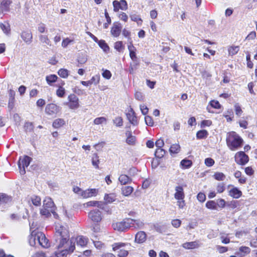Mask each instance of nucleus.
Wrapping results in <instances>:
<instances>
[{"mask_svg":"<svg viewBox=\"0 0 257 257\" xmlns=\"http://www.w3.org/2000/svg\"><path fill=\"white\" fill-rule=\"evenodd\" d=\"M55 240L58 243V247H65L71 253L75 248V242L78 246H85L88 242V238L83 236H78L76 238L69 239V231L66 227L60 224L56 225Z\"/></svg>","mask_w":257,"mask_h":257,"instance_id":"f257e3e1","label":"nucleus"},{"mask_svg":"<svg viewBox=\"0 0 257 257\" xmlns=\"http://www.w3.org/2000/svg\"><path fill=\"white\" fill-rule=\"evenodd\" d=\"M242 139L234 132L228 134L226 138V143L228 148L234 151L242 146Z\"/></svg>","mask_w":257,"mask_h":257,"instance_id":"f03ea898","label":"nucleus"},{"mask_svg":"<svg viewBox=\"0 0 257 257\" xmlns=\"http://www.w3.org/2000/svg\"><path fill=\"white\" fill-rule=\"evenodd\" d=\"M175 191L174 198L177 200V205L179 208L182 209L186 205L183 188L181 186H177L175 187Z\"/></svg>","mask_w":257,"mask_h":257,"instance_id":"7ed1b4c3","label":"nucleus"},{"mask_svg":"<svg viewBox=\"0 0 257 257\" xmlns=\"http://www.w3.org/2000/svg\"><path fill=\"white\" fill-rule=\"evenodd\" d=\"M129 218H126L122 221L113 223L112 224L113 228L118 231H126L129 229L131 228L130 221L128 220Z\"/></svg>","mask_w":257,"mask_h":257,"instance_id":"20e7f679","label":"nucleus"},{"mask_svg":"<svg viewBox=\"0 0 257 257\" xmlns=\"http://www.w3.org/2000/svg\"><path fill=\"white\" fill-rule=\"evenodd\" d=\"M60 107L54 103L48 104L45 107L46 113L52 117H55L60 111Z\"/></svg>","mask_w":257,"mask_h":257,"instance_id":"39448f33","label":"nucleus"},{"mask_svg":"<svg viewBox=\"0 0 257 257\" xmlns=\"http://www.w3.org/2000/svg\"><path fill=\"white\" fill-rule=\"evenodd\" d=\"M31 160L32 159L28 156H25L23 159H20L18 163V166L21 174L24 175L25 174V168L29 166Z\"/></svg>","mask_w":257,"mask_h":257,"instance_id":"423d86ee","label":"nucleus"},{"mask_svg":"<svg viewBox=\"0 0 257 257\" xmlns=\"http://www.w3.org/2000/svg\"><path fill=\"white\" fill-rule=\"evenodd\" d=\"M235 162L240 165H245L249 161V158L243 152H238L235 155Z\"/></svg>","mask_w":257,"mask_h":257,"instance_id":"0eeeda50","label":"nucleus"},{"mask_svg":"<svg viewBox=\"0 0 257 257\" xmlns=\"http://www.w3.org/2000/svg\"><path fill=\"white\" fill-rule=\"evenodd\" d=\"M68 98L69 102L67 104L70 109H75L79 107V99L74 94L69 95Z\"/></svg>","mask_w":257,"mask_h":257,"instance_id":"6e6552de","label":"nucleus"},{"mask_svg":"<svg viewBox=\"0 0 257 257\" xmlns=\"http://www.w3.org/2000/svg\"><path fill=\"white\" fill-rule=\"evenodd\" d=\"M37 240L39 244L43 247L47 248L50 246L48 239L46 237L45 235L41 232H37Z\"/></svg>","mask_w":257,"mask_h":257,"instance_id":"1a4fd4ad","label":"nucleus"},{"mask_svg":"<svg viewBox=\"0 0 257 257\" xmlns=\"http://www.w3.org/2000/svg\"><path fill=\"white\" fill-rule=\"evenodd\" d=\"M88 217L94 222H100L102 219L101 212L97 209L90 211Z\"/></svg>","mask_w":257,"mask_h":257,"instance_id":"9d476101","label":"nucleus"},{"mask_svg":"<svg viewBox=\"0 0 257 257\" xmlns=\"http://www.w3.org/2000/svg\"><path fill=\"white\" fill-rule=\"evenodd\" d=\"M113 11L118 12L119 9L126 10L127 9V4L125 0H121L120 2L114 1L113 2Z\"/></svg>","mask_w":257,"mask_h":257,"instance_id":"9b49d317","label":"nucleus"},{"mask_svg":"<svg viewBox=\"0 0 257 257\" xmlns=\"http://www.w3.org/2000/svg\"><path fill=\"white\" fill-rule=\"evenodd\" d=\"M128 49L130 52V56L133 62L136 65H139V62L138 59L136 56V48L133 46L132 42H130V44L128 46Z\"/></svg>","mask_w":257,"mask_h":257,"instance_id":"f8f14e48","label":"nucleus"},{"mask_svg":"<svg viewBox=\"0 0 257 257\" xmlns=\"http://www.w3.org/2000/svg\"><path fill=\"white\" fill-rule=\"evenodd\" d=\"M130 221L131 227L132 229H142L144 226L143 221L140 219H133L130 218L128 220Z\"/></svg>","mask_w":257,"mask_h":257,"instance_id":"ddd939ff","label":"nucleus"},{"mask_svg":"<svg viewBox=\"0 0 257 257\" xmlns=\"http://www.w3.org/2000/svg\"><path fill=\"white\" fill-rule=\"evenodd\" d=\"M98 192V189H88L81 192V196L84 198L96 196Z\"/></svg>","mask_w":257,"mask_h":257,"instance_id":"4468645a","label":"nucleus"},{"mask_svg":"<svg viewBox=\"0 0 257 257\" xmlns=\"http://www.w3.org/2000/svg\"><path fill=\"white\" fill-rule=\"evenodd\" d=\"M121 29L122 27L120 23H114L110 31L111 35L115 37H118L120 34Z\"/></svg>","mask_w":257,"mask_h":257,"instance_id":"2eb2a0df","label":"nucleus"},{"mask_svg":"<svg viewBox=\"0 0 257 257\" xmlns=\"http://www.w3.org/2000/svg\"><path fill=\"white\" fill-rule=\"evenodd\" d=\"M21 38L28 44H30L32 41V34L29 30L22 32Z\"/></svg>","mask_w":257,"mask_h":257,"instance_id":"dca6fc26","label":"nucleus"},{"mask_svg":"<svg viewBox=\"0 0 257 257\" xmlns=\"http://www.w3.org/2000/svg\"><path fill=\"white\" fill-rule=\"evenodd\" d=\"M126 117L127 119L130 122V123H131L133 125H137V118L133 109L131 108V110L128 113H126Z\"/></svg>","mask_w":257,"mask_h":257,"instance_id":"f3484780","label":"nucleus"},{"mask_svg":"<svg viewBox=\"0 0 257 257\" xmlns=\"http://www.w3.org/2000/svg\"><path fill=\"white\" fill-rule=\"evenodd\" d=\"M147 238V235L144 231H139L135 236V242L138 243H142L144 242Z\"/></svg>","mask_w":257,"mask_h":257,"instance_id":"a211bd4d","label":"nucleus"},{"mask_svg":"<svg viewBox=\"0 0 257 257\" xmlns=\"http://www.w3.org/2000/svg\"><path fill=\"white\" fill-rule=\"evenodd\" d=\"M125 136L126 137V143L128 145L134 146L136 144V138L135 136L132 135V133L131 131H126Z\"/></svg>","mask_w":257,"mask_h":257,"instance_id":"6ab92c4d","label":"nucleus"},{"mask_svg":"<svg viewBox=\"0 0 257 257\" xmlns=\"http://www.w3.org/2000/svg\"><path fill=\"white\" fill-rule=\"evenodd\" d=\"M228 195L235 199H238L242 196V192L236 187H233L228 192Z\"/></svg>","mask_w":257,"mask_h":257,"instance_id":"aec40b11","label":"nucleus"},{"mask_svg":"<svg viewBox=\"0 0 257 257\" xmlns=\"http://www.w3.org/2000/svg\"><path fill=\"white\" fill-rule=\"evenodd\" d=\"M54 210V209H50L49 208L43 207V208L41 209L40 213L42 216H44L45 217H48L51 215V213H52L54 214L55 217H56V216H57V214L55 213Z\"/></svg>","mask_w":257,"mask_h":257,"instance_id":"412c9836","label":"nucleus"},{"mask_svg":"<svg viewBox=\"0 0 257 257\" xmlns=\"http://www.w3.org/2000/svg\"><path fill=\"white\" fill-rule=\"evenodd\" d=\"M12 3L11 0H3L0 6V10L2 13L8 12L9 11V7Z\"/></svg>","mask_w":257,"mask_h":257,"instance_id":"4be33fe9","label":"nucleus"},{"mask_svg":"<svg viewBox=\"0 0 257 257\" xmlns=\"http://www.w3.org/2000/svg\"><path fill=\"white\" fill-rule=\"evenodd\" d=\"M58 247V245L57 246ZM58 249H60L59 252H56L54 255H52L50 257H66L68 254L70 253L68 250L65 247H61Z\"/></svg>","mask_w":257,"mask_h":257,"instance_id":"5701e85b","label":"nucleus"},{"mask_svg":"<svg viewBox=\"0 0 257 257\" xmlns=\"http://www.w3.org/2000/svg\"><path fill=\"white\" fill-rule=\"evenodd\" d=\"M49 209H54V203L52 199L50 197H46L43 201V206Z\"/></svg>","mask_w":257,"mask_h":257,"instance_id":"b1692460","label":"nucleus"},{"mask_svg":"<svg viewBox=\"0 0 257 257\" xmlns=\"http://www.w3.org/2000/svg\"><path fill=\"white\" fill-rule=\"evenodd\" d=\"M128 243L123 242H116L112 244V249L114 251H118L121 250H125L123 248L128 245Z\"/></svg>","mask_w":257,"mask_h":257,"instance_id":"393cba45","label":"nucleus"},{"mask_svg":"<svg viewBox=\"0 0 257 257\" xmlns=\"http://www.w3.org/2000/svg\"><path fill=\"white\" fill-rule=\"evenodd\" d=\"M134 191V188L130 186H123L121 188V192L125 196H130Z\"/></svg>","mask_w":257,"mask_h":257,"instance_id":"a878e982","label":"nucleus"},{"mask_svg":"<svg viewBox=\"0 0 257 257\" xmlns=\"http://www.w3.org/2000/svg\"><path fill=\"white\" fill-rule=\"evenodd\" d=\"M37 232L35 230L32 231L31 235L29 236V242L31 246H34L36 244V240L37 239Z\"/></svg>","mask_w":257,"mask_h":257,"instance_id":"bb28decb","label":"nucleus"},{"mask_svg":"<svg viewBox=\"0 0 257 257\" xmlns=\"http://www.w3.org/2000/svg\"><path fill=\"white\" fill-rule=\"evenodd\" d=\"M118 180L122 185H125L132 181V179L128 176L124 174L120 175Z\"/></svg>","mask_w":257,"mask_h":257,"instance_id":"cd10ccee","label":"nucleus"},{"mask_svg":"<svg viewBox=\"0 0 257 257\" xmlns=\"http://www.w3.org/2000/svg\"><path fill=\"white\" fill-rule=\"evenodd\" d=\"M199 246V245L197 241H192L189 242H186L183 244V247L186 249L195 248Z\"/></svg>","mask_w":257,"mask_h":257,"instance_id":"c85d7f7f","label":"nucleus"},{"mask_svg":"<svg viewBox=\"0 0 257 257\" xmlns=\"http://www.w3.org/2000/svg\"><path fill=\"white\" fill-rule=\"evenodd\" d=\"M65 121L62 118L56 119L53 122L52 126L55 128H58L65 124Z\"/></svg>","mask_w":257,"mask_h":257,"instance_id":"c756f323","label":"nucleus"},{"mask_svg":"<svg viewBox=\"0 0 257 257\" xmlns=\"http://www.w3.org/2000/svg\"><path fill=\"white\" fill-rule=\"evenodd\" d=\"M57 79V76L55 74H51L46 77V80L49 85H52V83L55 82Z\"/></svg>","mask_w":257,"mask_h":257,"instance_id":"7c9ffc66","label":"nucleus"},{"mask_svg":"<svg viewBox=\"0 0 257 257\" xmlns=\"http://www.w3.org/2000/svg\"><path fill=\"white\" fill-rule=\"evenodd\" d=\"M180 165L183 169H188L192 165V161L188 159H183L180 162Z\"/></svg>","mask_w":257,"mask_h":257,"instance_id":"2f4dec72","label":"nucleus"},{"mask_svg":"<svg viewBox=\"0 0 257 257\" xmlns=\"http://www.w3.org/2000/svg\"><path fill=\"white\" fill-rule=\"evenodd\" d=\"M239 50V47L238 46H231L228 48V54L233 56L236 54Z\"/></svg>","mask_w":257,"mask_h":257,"instance_id":"473e14b6","label":"nucleus"},{"mask_svg":"<svg viewBox=\"0 0 257 257\" xmlns=\"http://www.w3.org/2000/svg\"><path fill=\"white\" fill-rule=\"evenodd\" d=\"M99 46L103 49V50L105 52H107L109 50V48L108 45L106 43L104 40H98V42H97Z\"/></svg>","mask_w":257,"mask_h":257,"instance_id":"72a5a7b5","label":"nucleus"},{"mask_svg":"<svg viewBox=\"0 0 257 257\" xmlns=\"http://www.w3.org/2000/svg\"><path fill=\"white\" fill-rule=\"evenodd\" d=\"M115 196L114 194H105L104 200L106 203H111L115 200Z\"/></svg>","mask_w":257,"mask_h":257,"instance_id":"f704fd0d","label":"nucleus"},{"mask_svg":"<svg viewBox=\"0 0 257 257\" xmlns=\"http://www.w3.org/2000/svg\"><path fill=\"white\" fill-rule=\"evenodd\" d=\"M208 133L206 130H202L198 131L196 134V138L198 139H203L207 137Z\"/></svg>","mask_w":257,"mask_h":257,"instance_id":"c9c22d12","label":"nucleus"},{"mask_svg":"<svg viewBox=\"0 0 257 257\" xmlns=\"http://www.w3.org/2000/svg\"><path fill=\"white\" fill-rule=\"evenodd\" d=\"M114 49L119 52H122L124 49V46L122 41H117L114 43Z\"/></svg>","mask_w":257,"mask_h":257,"instance_id":"e433bc0d","label":"nucleus"},{"mask_svg":"<svg viewBox=\"0 0 257 257\" xmlns=\"http://www.w3.org/2000/svg\"><path fill=\"white\" fill-rule=\"evenodd\" d=\"M92 165L96 168H99V157L97 154H94L92 158Z\"/></svg>","mask_w":257,"mask_h":257,"instance_id":"4c0bfd02","label":"nucleus"},{"mask_svg":"<svg viewBox=\"0 0 257 257\" xmlns=\"http://www.w3.org/2000/svg\"><path fill=\"white\" fill-rule=\"evenodd\" d=\"M30 199L34 205L39 206L41 205V200L40 197L33 195L31 197Z\"/></svg>","mask_w":257,"mask_h":257,"instance_id":"58836bf2","label":"nucleus"},{"mask_svg":"<svg viewBox=\"0 0 257 257\" xmlns=\"http://www.w3.org/2000/svg\"><path fill=\"white\" fill-rule=\"evenodd\" d=\"M0 28L5 34H9L10 32V26L8 22L0 23Z\"/></svg>","mask_w":257,"mask_h":257,"instance_id":"ea45409f","label":"nucleus"},{"mask_svg":"<svg viewBox=\"0 0 257 257\" xmlns=\"http://www.w3.org/2000/svg\"><path fill=\"white\" fill-rule=\"evenodd\" d=\"M11 201V198L5 194H0V205Z\"/></svg>","mask_w":257,"mask_h":257,"instance_id":"a19ab883","label":"nucleus"},{"mask_svg":"<svg viewBox=\"0 0 257 257\" xmlns=\"http://www.w3.org/2000/svg\"><path fill=\"white\" fill-rule=\"evenodd\" d=\"M220 239L222 243L224 244H227L230 242V239L228 237V234H226L225 232H221L220 233Z\"/></svg>","mask_w":257,"mask_h":257,"instance_id":"79ce46f5","label":"nucleus"},{"mask_svg":"<svg viewBox=\"0 0 257 257\" xmlns=\"http://www.w3.org/2000/svg\"><path fill=\"white\" fill-rule=\"evenodd\" d=\"M180 150V147L179 144H173L170 148V152L171 154H177Z\"/></svg>","mask_w":257,"mask_h":257,"instance_id":"37998d69","label":"nucleus"},{"mask_svg":"<svg viewBox=\"0 0 257 257\" xmlns=\"http://www.w3.org/2000/svg\"><path fill=\"white\" fill-rule=\"evenodd\" d=\"M165 153L166 151L165 150L162 148H158L156 150L155 155L156 157L160 159L164 156Z\"/></svg>","mask_w":257,"mask_h":257,"instance_id":"c03bdc74","label":"nucleus"},{"mask_svg":"<svg viewBox=\"0 0 257 257\" xmlns=\"http://www.w3.org/2000/svg\"><path fill=\"white\" fill-rule=\"evenodd\" d=\"M213 178L217 181H223L225 179V175L221 172H215L213 176Z\"/></svg>","mask_w":257,"mask_h":257,"instance_id":"a18cd8bd","label":"nucleus"},{"mask_svg":"<svg viewBox=\"0 0 257 257\" xmlns=\"http://www.w3.org/2000/svg\"><path fill=\"white\" fill-rule=\"evenodd\" d=\"M39 39L42 43H44L49 46L51 45V41L47 35H41L39 36Z\"/></svg>","mask_w":257,"mask_h":257,"instance_id":"49530a36","label":"nucleus"},{"mask_svg":"<svg viewBox=\"0 0 257 257\" xmlns=\"http://www.w3.org/2000/svg\"><path fill=\"white\" fill-rule=\"evenodd\" d=\"M130 18L132 21L136 22L139 25H140L142 23V20L139 16L137 14H132L130 15Z\"/></svg>","mask_w":257,"mask_h":257,"instance_id":"de8ad7c7","label":"nucleus"},{"mask_svg":"<svg viewBox=\"0 0 257 257\" xmlns=\"http://www.w3.org/2000/svg\"><path fill=\"white\" fill-rule=\"evenodd\" d=\"M206 207L210 209H216L217 204L214 201H208L206 203Z\"/></svg>","mask_w":257,"mask_h":257,"instance_id":"09e8293b","label":"nucleus"},{"mask_svg":"<svg viewBox=\"0 0 257 257\" xmlns=\"http://www.w3.org/2000/svg\"><path fill=\"white\" fill-rule=\"evenodd\" d=\"M113 123L116 126L118 127H120L123 125V119L121 117L117 116L113 120Z\"/></svg>","mask_w":257,"mask_h":257,"instance_id":"8fccbe9b","label":"nucleus"},{"mask_svg":"<svg viewBox=\"0 0 257 257\" xmlns=\"http://www.w3.org/2000/svg\"><path fill=\"white\" fill-rule=\"evenodd\" d=\"M68 72L69 71L68 70L62 68L59 70L58 74L60 77L63 78H66L68 76Z\"/></svg>","mask_w":257,"mask_h":257,"instance_id":"3c124183","label":"nucleus"},{"mask_svg":"<svg viewBox=\"0 0 257 257\" xmlns=\"http://www.w3.org/2000/svg\"><path fill=\"white\" fill-rule=\"evenodd\" d=\"M100 76L99 74L93 76L90 80L91 85H97L99 83Z\"/></svg>","mask_w":257,"mask_h":257,"instance_id":"603ef678","label":"nucleus"},{"mask_svg":"<svg viewBox=\"0 0 257 257\" xmlns=\"http://www.w3.org/2000/svg\"><path fill=\"white\" fill-rule=\"evenodd\" d=\"M65 94V90L62 86H59L56 91V95L59 97H63Z\"/></svg>","mask_w":257,"mask_h":257,"instance_id":"864d4df0","label":"nucleus"},{"mask_svg":"<svg viewBox=\"0 0 257 257\" xmlns=\"http://www.w3.org/2000/svg\"><path fill=\"white\" fill-rule=\"evenodd\" d=\"M24 128L26 132H32L34 130V125L31 122H26L24 125Z\"/></svg>","mask_w":257,"mask_h":257,"instance_id":"5fc2aeb1","label":"nucleus"},{"mask_svg":"<svg viewBox=\"0 0 257 257\" xmlns=\"http://www.w3.org/2000/svg\"><path fill=\"white\" fill-rule=\"evenodd\" d=\"M106 121H107L106 118L102 116V117H97V118H95L93 121V122L95 124L98 125V124H102L103 122H106Z\"/></svg>","mask_w":257,"mask_h":257,"instance_id":"6e6d98bb","label":"nucleus"},{"mask_svg":"<svg viewBox=\"0 0 257 257\" xmlns=\"http://www.w3.org/2000/svg\"><path fill=\"white\" fill-rule=\"evenodd\" d=\"M87 58L85 54L80 55L77 58V61L80 64H84L87 61Z\"/></svg>","mask_w":257,"mask_h":257,"instance_id":"4d7b16f0","label":"nucleus"},{"mask_svg":"<svg viewBox=\"0 0 257 257\" xmlns=\"http://www.w3.org/2000/svg\"><path fill=\"white\" fill-rule=\"evenodd\" d=\"M103 72L102 73V76L103 78L106 79H110L112 75L109 70H104V69H102Z\"/></svg>","mask_w":257,"mask_h":257,"instance_id":"13d9d810","label":"nucleus"},{"mask_svg":"<svg viewBox=\"0 0 257 257\" xmlns=\"http://www.w3.org/2000/svg\"><path fill=\"white\" fill-rule=\"evenodd\" d=\"M225 184L223 183H219L217 184L216 190L217 193H221L225 190Z\"/></svg>","mask_w":257,"mask_h":257,"instance_id":"bf43d9fd","label":"nucleus"},{"mask_svg":"<svg viewBox=\"0 0 257 257\" xmlns=\"http://www.w3.org/2000/svg\"><path fill=\"white\" fill-rule=\"evenodd\" d=\"M209 103L211 107L214 108L219 109L220 108L221 106L219 102L217 100H212L210 101Z\"/></svg>","mask_w":257,"mask_h":257,"instance_id":"052dcab7","label":"nucleus"},{"mask_svg":"<svg viewBox=\"0 0 257 257\" xmlns=\"http://www.w3.org/2000/svg\"><path fill=\"white\" fill-rule=\"evenodd\" d=\"M73 41V40H71L68 38L64 39L62 42V47L63 48H66L68 45L70 44Z\"/></svg>","mask_w":257,"mask_h":257,"instance_id":"680f3d73","label":"nucleus"},{"mask_svg":"<svg viewBox=\"0 0 257 257\" xmlns=\"http://www.w3.org/2000/svg\"><path fill=\"white\" fill-rule=\"evenodd\" d=\"M239 250L244 254H249L250 252L251 249L249 247L242 246L239 247Z\"/></svg>","mask_w":257,"mask_h":257,"instance_id":"e2e57ef3","label":"nucleus"},{"mask_svg":"<svg viewBox=\"0 0 257 257\" xmlns=\"http://www.w3.org/2000/svg\"><path fill=\"white\" fill-rule=\"evenodd\" d=\"M145 120L147 125L149 126H153L154 124V121L151 116L146 115L145 117Z\"/></svg>","mask_w":257,"mask_h":257,"instance_id":"0e129e2a","label":"nucleus"},{"mask_svg":"<svg viewBox=\"0 0 257 257\" xmlns=\"http://www.w3.org/2000/svg\"><path fill=\"white\" fill-rule=\"evenodd\" d=\"M154 228L156 231L160 233H162L164 231V227L158 223L154 225Z\"/></svg>","mask_w":257,"mask_h":257,"instance_id":"69168bd1","label":"nucleus"},{"mask_svg":"<svg viewBox=\"0 0 257 257\" xmlns=\"http://www.w3.org/2000/svg\"><path fill=\"white\" fill-rule=\"evenodd\" d=\"M205 164L207 167H211L214 164V161L211 158H207L205 160Z\"/></svg>","mask_w":257,"mask_h":257,"instance_id":"338daca9","label":"nucleus"},{"mask_svg":"<svg viewBox=\"0 0 257 257\" xmlns=\"http://www.w3.org/2000/svg\"><path fill=\"white\" fill-rule=\"evenodd\" d=\"M235 114L238 116H240L242 113V109L238 103L234 105Z\"/></svg>","mask_w":257,"mask_h":257,"instance_id":"774afa93","label":"nucleus"}]
</instances>
